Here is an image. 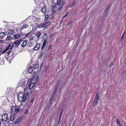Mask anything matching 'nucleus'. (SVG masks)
I'll return each instance as SVG.
<instances>
[{"label": "nucleus", "instance_id": "29", "mask_svg": "<svg viewBox=\"0 0 126 126\" xmlns=\"http://www.w3.org/2000/svg\"><path fill=\"white\" fill-rule=\"evenodd\" d=\"M76 0H74L72 2V4L71 5V7H72L74 6L76 3Z\"/></svg>", "mask_w": 126, "mask_h": 126}, {"label": "nucleus", "instance_id": "6", "mask_svg": "<svg viewBox=\"0 0 126 126\" xmlns=\"http://www.w3.org/2000/svg\"><path fill=\"white\" fill-rule=\"evenodd\" d=\"M50 21H48L46 23H43L42 24L39 25L38 26V28H40L45 27L48 26L50 24Z\"/></svg>", "mask_w": 126, "mask_h": 126}, {"label": "nucleus", "instance_id": "13", "mask_svg": "<svg viewBox=\"0 0 126 126\" xmlns=\"http://www.w3.org/2000/svg\"><path fill=\"white\" fill-rule=\"evenodd\" d=\"M22 119V117H19L16 120L14 124H18L19 122L21 121Z\"/></svg>", "mask_w": 126, "mask_h": 126}, {"label": "nucleus", "instance_id": "26", "mask_svg": "<svg viewBox=\"0 0 126 126\" xmlns=\"http://www.w3.org/2000/svg\"><path fill=\"white\" fill-rule=\"evenodd\" d=\"M63 0H57L56 2V4L57 6H59L61 3V2H62Z\"/></svg>", "mask_w": 126, "mask_h": 126}, {"label": "nucleus", "instance_id": "43", "mask_svg": "<svg viewBox=\"0 0 126 126\" xmlns=\"http://www.w3.org/2000/svg\"><path fill=\"white\" fill-rule=\"evenodd\" d=\"M28 110H25V112H24V114H27L28 112Z\"/></svg>", "mask_w": 126, "mask_h": 126}, {"label": "nucleus", "instance_id": "8", "mask_svg": "<svg viewBox=\"0 0 126 126\" xmlns=\"http://www.w3.org/2000/svg\"><path fill=\"white\" fill-rule=\"evenodd\" d=\"M19 85L23 87H24L26 81L24 79H21V80L19 82Z\"/></svg>", "mask_w": 126, "mask_h": 126}, {"label": "nucleus", "instance_id": "37", "mask_svg": "<svg viewBox=\"0 0 126 126\" xmlns=\"http://www.w3.org/2000/svg\"><path fill=\"white\" fill-rule=\"evenodd\" d=\"M68 12L67 13H66V14L64 16H63V18H64V17H66L68 15Z\"/></svg>", "mask_w": 126, "mask_h": 126}, {"label": "nucleus", "instance_id": "46", "mask_svg": "<svg viewBox=\"0 0 126 126\" xmlns=\"http://www.w3.org/2000/svg\"><path fill=\"white\" fill-rule=\"evenodd\" d=\"M126 33V30H125L124 31V33L123 34H124Z\"/></svg>", "mask_w": 126, "mask_h": 126}, {"label": "nucleus", "instance_id": "27", "mask_svg": "<svg viewBox=\"0 0 126 126\" xmlns=\"http://www.w3.org/2000/svg\"><path fill=\"white\" fill-rule=\"evenodd\" d=\"M55 3L54 2L52 1V7L53 8H55L56 7V6H55Z\"/></svg>", "mask_w": 126, "mask_h": 126}, {"label": "nucleus", "instance_id": "7", "mask_svg": "<svg viewBox=\"0 0 126 126\" xmlns=\"http://www.w3.org/2000/svg\"><path fill=\"white\" fill-rule=\"evenodd\" d=\"M11 111L12 113L13 112L17 113L18 112V111L16 107L13 106L11 107Z\"/></svg>", "mask_w": 126, "mask_h": 126}, {"label": "nucleus", "instance_id": "9", "mask_svg": "<svg viewBox=\"0 0 126 126\" xmlns=\"http://www.w3.org/2000/svg\"><path fill=\"white\" fill-rule=\"evenodd\" d=\"M17 110H18V112L19 111H22L23 110V109L24 108V105L22 104H21L19 107H17Z\"/></svg>", "mask_w": 126, "mask_h": 126}, {"label": "nucleus", "instance_id": "45", "mask_svg": "<svg viewBox=\"0 0 126 126\" xmlns=\"http://www.w3.org/2000/svg\"><path fill=\"white\" fill-rule=\"evenodd\" d=\"M107 11H105L104 12V15H105L106 14H107Z\"/></svg>", "mask_w": 126, "mask_h": 126}, {"label": "nucleus", "instance_id": "1", "mask_svg": "<svg viewBox=\"0 0 126 126\" xmlns=\"http://www.w3.org/2000/svg\"><path fill=\"white\" fill-rule=\"evenodd\" d=\"M20 44V42H19L18 40H17L14 42L13 44H10L8 46L6 47V49L2 52V53H6L7 51V53L8 55H9L10 53V51L13 47H15L16 48Z\"/></svg>", "mask_w": 126, "mask_h": 126}, {"label": "nucleus", "instance_id": "36", "mask_svg": "<svg viewBox=\"0 0 126 126\" xmlns=\"http://www.w3.org/2000/svg\"><path fill=\"white\" fill-rule=\"evenodd\" d=\"M64 0H63V1L62 2H61V5H64L65 4V2H64Z\"/></svg>", "mask_w": 126, "mask_h": 126}, {"label": "nucleus", "instance_id": "50", "mask_svg": "<svg viewBox=\"0 0 126 126\" xmlns=\"http://www.w3.org/2000/svg\"><path fill=\"white\" fill-rule=\"evenodd\" d=\"M29 93H27V94H26V96H27V98L28 97V95H29Z\"/></svg>", "mask_w": 126, "mask_h": 126}, {"label": "nucleus", "instance_id": "49", "mask_svg": "<svg viewBox=\"0 0 126 126\" xmlns=\"http://www.w3.org/2000/svg\"><path fill=\"white\" fill-rule=\"evenodd\" d=\"M56 90H55V89L54 90L53 92V93H55L54 94H56Z\"/></svg>", "mask_w": 126, "mask_h": 126}, {"label": "nucleus", "instance_id": "44", "mask_svg": "<svg viewBox=\"0 0 126 126\" xmlns=\"http://www.w3.org/2000/svg\"><path fill=\"white\" fill-rule=\"evenodd\" d=\"M45 46V45H43L42 46V47H41V49H42L43 48H44Z\"/></svg>", "mask_w": 126, "mask_h": 126}, {"label": "nucleus", "instance_id": "35", "mask_svg": "<svg viewBox=\"0 0 126 126\" xmlns=\"http://www.w3.org/2000/svg\"><path fill=\"white\" fill-rule=\"evenodd\" d=\"M18 40L19 42H20V43L22 41H23V38H21L20 40Z\"/></svg>", "mask_w": 126, "mask_h": 126}, {"label": "nucleus", "instance_id": "12", "mask_svg": "<svg viewBox=\"0 0 126 126\" xmlns=\"http://www.w3.org/2000/svg\"><path fill=\"white\" fill-rule=\"evenodd\" d=\"M27 40H25L23 41L22 44V46L23 47H25L27 44Z\"/></svg>", "mask_w": 126, "mask_h": 126}, {"label": "nucleus", "instance_id": "10", "mask_svg": "<svg viewBox=\"0 0 126 126\" xmlns=\"http://www.w3.org/2000/svg\"><path fill=\"white\" fill-rule=\"evenodd\" d=\"M33 67L30 66L27 70V71L29 73L32 74L33 71Z\"/></svg>", "mask_w": 126, "mask_h": 126}, {"label": "nucleus", "instance_id": "5", "mask_svg": "<svg viewBox=\"0 0 126 126\" xmlns=\"http://www.w3.org/2000/svg\"><path fill=\"white\" fill-rule=\"evenodd\" d=\"M34 85V83L33 82H28L26 86L25 89L26 90L27 89H31Z\"/></svg>", "mask_w": 126, "mask_h": 126}, {"label": "nucleus", "instance_id": "11", "mask_svg": "<svg viewBox=\"0 0 126 126\" xmlns=\"http://www.w3.org/2000/svg\"><path fill=\"white\" fill-rule=\"evenodd\" d=\"M40 47V45L39 44H37L33 48L34 50H37Z\"/></svg>", "mask_w": 126, "mask_h": 126}, {"label": "nucleus", "instance_id": "2", "mask_svg": "<svg viewBox=\"0 0 126 126\" xmlns=\"http://www.w3.org/2000/svg\"><path fill=\"white\" fill-rule=\"evenodd\" d=\"M25 93L20 92L18 95V100L19 102H24L27 98V96Z\"/></svg>", "mask_w": 126, "mask_h": 126}, {"label": "nucleus", "instance_id": "47", "mask_svg": "<svg viewBox=\"0 0 126 126\" xmlns=\"http://www.w3.org/2000/svg\"><path fill=\"white\" fill-rule=\"evenodd\" d=\"M63 19L62 18V19L61 20V21H60V22L61 23H62V22H63Z\"/></svg>", "mask_w": 126, "mask_h": 126}, {"label": "nucleus", "instance_id": "31", "mask_svg": "<svg viewBox=\"0 0 126 126\" xmlns=\"http://www.w3.org/2000/svg\"><path fill=\"white\" fill-rule=\"evenodd\" d=\"M60 81H59L57 83V85H56V86L55 88V90H56V89H57L58 88V86H59V84H60Z\"/></svg>", "mask_w": 126, "mask_h": 126}, {"label": "nucleus", "instance_id": "28", "mask_svg": "<svg viewBox=\"0 0 126 126\" xmlns=\"http://www.w3.org/2000/svg\"><path fill=\"white\" fill-rule=\"evenodd\" d=\"M44 54V52L43 51H41L40 53V54L39 55V57L40 58H42V56Z\"/></svg>", "mask_w": 126, "mask_h": 126}, {"label": "nucleus", "instance_id": "41", "mask_svg": "<svg viewBox=\"0 0 126 126\" xmlns=\"http://www.w3.org/2000/svg\"><path fill=\"white\" fill-rule=\"evenodd\" d=\"M48 17V16L47 15H46L45 16V18L46 19H47Z\"/></svg>", "mask_w": 126, "mask_h": 126}, {"label": "nucleus", "instance_id": "15", "mask_svg": "<svg viewBox=\"0 0 126 126\" xmlns=\"http://www.w3.org/2000/svg\"><path fill=\"white\" fill-rule=\"evenodd\" d=\"M20 34H13V36L15 39H16L20 37Z\"/></svg>", "mask_w": 126, "mask_h": 126}, {"label": "nucleus", "instance_id": "40", "mask_svg": "<svg viewBox=\"0 0 126 126\" xmlns=\"http://www.w3.org/2000/svg\"><path fill=\"white\" fill-rule=\"evenodd\" d=\"M34 98H32L31 99L30 102L31 103H32L33 102V101H34Z\"/></svg>", "mask_w": 126, "mask_h": 126}, {"label": "nucleus", "instance_id": "30", "mask_svg": "<svg viewBox=\"0 0 126 126\" xmlns=\"http://www.w3.org/2000/svg\"><path fill=\"white\" fill-rule=\"evenodd\" d=\"M116 124L118 125H119L120 126H122L120 125V122L119 121V119L118 118H117V121H116Z\"/></svg>", "mask_w": 126, "mask_h": 126}, {"label": "nucleus", "instance_id": "14", "mask_svg": "<svg viewBox=\"0 0 126 126\" xmlns=\"http://www.w3.org/2000/svg\"><path fill=\"white\" fill-rule=\"evenodd\" d=\"M15 113H13V115H10V120L11 121H13L14 119V118L15 116Z\"/></svg>", "mask_w": 126, "mask_h": 126}, {"label": "nucleus", "instance_id": "57", "mask_svg": "<svg viewBox=\"0 0 126 126\" xmlns=\"http://www.w3.org/2000/svg\"><path fill=\"white\" fill-rule=\"evenodd\" d=\"M13 54H12V56H13Z\"/></svg>", "mask_w": 126, "mask_h": 126}, {"label": "nucleus", "instance_id": "34", "mask_svg": "<svg viewBox=\"0 0 126 126\" xmlns=\"http://www.w3.org/2000/svg\"><path fill=\"white\" fill-rule=\"evenodd\" d=\"M52 48V46L50 45L48 48V49H50Z\"/></svg>", "mask_w": 126, "mask_h": 126}, {"label": "nucleus", "instance_id": "53", "mask_svg": "<svg viewBox=\"0 0 126 126\" xmlns=\"http://www.w3.org/2000/svg\"><path fill=\"white\" fill-rule=\"evenodd\" d=\"M57 102L55 104V105H56H56H57Z\"/></svg>", "mask_w": 126, "mask_h": 126}, {"label": "nucleus", "instance_id": "24", "mask_svg": "<svg viewBox=\"0 0 126 126\" xmlns=\"http://www.w3.org/2000/svg\"><path fill=\"white\" fill-rule=\"evenodd\" d=\"M28 27V26L24 24L20 27V29L21 30H22L23 29L26 28Z\"/></svg>", "mask_w": 126, "mask_h": 126}, {"label": "nucleus", "instance_id": "55", "mask_svg": "<svg viewBox=\"0 0 126 126\" xmlns=\"http://www.w3.org/2000/svg\"><path fill=\"white\" fill-rule=\"evenodd\" d=\"M62 111L61 112V115H61V114H62Z\"/></svg>", "mask_w": 126, "mask_h": 126}, {"label": "nucleus", "instance_id": "22", "mask_svg": "<svg viewBox=\"0 0 126 126\" xmlns=\"http://www.w3.org/2000/svg\"><path fill=\"white\" fill-rule=\"evenodd\" d=\"M111 6V5L110 4H109L108 5L106 9L105 10V11H107V12H108Z\"/></svg>", "mask_w": 126, "mask_h": 126}, {"label": "nucleus", "instance_id": "23", "mask_svg": "<svg viewBox=\"0 0 126 126\" xmlns=\"http://www.w3.org/2000/svg\"><path fill=\"white\" fill-rule=\"evenodd\" d=\"M41 33L40 32H39L36 34L35 36L37 38H39L41 36Z\"/></svg>", "mask_w": 126, "mask_h": 126}, {"label": "nucleus", "instance_id": "19", "mask_svg": "<svg viewBox=\"0 0 126 126\" xmlns=\"http://www.w3.org/2000/svg\"><path fill=\"white\" fill-rule=\"evenodd\" d=\"M8 33L10 35H12L13 34L14 32V31L13 30H11L10 29L8 30L7 31Z\"/></svg>", "mask_w": 126, "mask_h": 126}, {"label": "nucleus", "instance_id": "4", "mask_svg": "<svg viewBox=\"0 0 126 126\" xmlns=\"http://www.w3.org/2000/svg\"><path fill=\"white\" fill-rule=\"evenodd\" d=\"M99 93L97 92L95 95L94 100V101L93 106L94 107L96 106L99 100Z\"/></svg>", "mask_w": 126, "mask_h": 126}, {"label": "nucleus", "instance_id": "48", "mask_svg": "<svg viewBox=\"0 0 126 126\" xmlns=\"http://www.w3.org/2000/svg\"><path fill=\"white\" fill-rule=\"evenodd\" d=\"M2 50V49L1 48H0V52H1Z\"/></svg>", "mask_w": 126, "mask_h": 126}, {"label": "nucleus", "instance_id": "17", "mask_svg": "<svg viewBox=\"0 0 126 126\" xmlns=\"http://www.w3.org/2000/svg\"><path fill=\"white\" fill-rule=\"evenodd\" d=\"M5 35L4 32H2L0 33V38L2 39L3 38Z\"/></svg>", "mask_w": 126, "mask_h": 126}, {"label": "nucleus", "instance_id": "16", "mask_svg": "<svg viewBox=\"0 0 126 126\" xmlns=\"http://www.w3.org/2000/svg\"><path fill=\"white\" fill-rule=\"evenodd\" d=\"M39 78V76L37 75L36 77H35L33 78L34 80H35V81L34 82V84L37 83L38 81V79Z\"/></svg>", "mask_w": 126, "mask_h": 126}, {"label": "nucleus", "instance_id": "21", "mask_svg": "<svg viewBox=\"0 0 126 126\" xmlns=\"http://www.w3.org/2000/svg\"><path fill=\"white\" fill-rule=\"evenodd\" d=\"M54 94L55 93H53L52 95L49 100L50 101H51L53 100L55 95Z\"/></svg>", "mask_w": 126, "mask_h": 126}, {"label": "nucleus", "instance_id": "32", "mask_svg": "<svg viewBox=\"0 0 126 126\" xmlns=\"http://www.w3.org/2000/svg\"><path fill=\"white\" fill-rule=\"evenodd\" d=\"M47 41H46V40H44V42L43 43V45L45 46L47 43Z\"/></svg>", "mask_w": 126, "mask_h": 126}, {"label": "nucleus", "instance_id": "20", "mask_svg": "<svg viewBox=\"0 0 126 126\" xmlns=\"http://www.w3.org/2000/svg\"><path fill=\"white\" fill-rule=\"evenodd\" d=\"M39 67V64L37 63H36L35 64H34L33 66V69H37Z\"/></svg>", "mask_w": 126, "mask_h": 126}, {"label": "nucleus", "instance_id": "52", "mask_svg": "<svg viewBox=\"0 0 126 126\" xmlns=\"http://www.w3.org/2000/svg\"><path fill=\"white\" fill-rule=\"evenodd\" d=\"M55 107H56V105H54V106L53 107V109L55 108Z\"/></svg>", "mask_w": 126, "mask_h": 126}, {"label": "nucleus", "instance_id": "38", "mask_svg": "<svg viewBox=\"0 0 126 126\" xmlns=\"http://www.w3.org/2000/svg\"><path fill=\"white\" fill-rule=\"evenodd\" d=\"M64 82H62L61 83V88H62V86H63V85L64 84Z\"/></svg>", "mask_w": 126, "mask_h": 126}, {"label": "nucleus", "instance_id": "25", "mask_svg": "<svg viewBox=\"0 0 126 126\" xmlns=\"http://www.w3.org/2000/svg\"><path fill=\"white\" fill-rule=\"evenodd\" d=\"M12 39H13V38H12V37L11 36H9L7 37L6 40V41H9Z\"/></svg>", "mask_w": 126, "mask_h": 126}, {"label": "nucleus", "instance_id": "18", "mask_svg": "<svg viewBox=\"0 0 126 126\" xmlns=\"http://www.w3.org/2000/svg\"><path fill=\"white\" fill-rule=\"evenodd\" d=\"M46 9L45 6L43 7L41 9V11L44 14L46 12Z\"/></svg>", "mask_w": 126, "mask_h": 126}, {"label": "nucleus", "instance_id": "51", "mask_svg": "<svg viewBox=\"0 0 126 126\" xmlns=\"http://www.w3.org/2000/svg\"><path fill=\"white\" fill-rule=\"evenodd\" d=\"M30 34V33H28V34H27L25 36H27L29 34Z\"/></svg>", "mask_w": 126, "mask_h": 126}, {"label": "nucleus", "instance_id": "39", "mask_svg": "<svg viewBox=\"0 0 126 126\" xmlns=\"http://www.w3.org/2000/svg\"><path fill=\"white\" fill-rule=\"evenodd\" d=\"M113 64V63H112V62H111L110 63V64L109 65L110 67H111L112 66Z\"/></svg>", "mask_w": 126, "mask_h": 126}, {"label": "nucleus", "instance_id": "54", "mask_svg": "<svg viewBox=\"0 0 126 126\" xmlns=\"http://www.w3.org/2000/svg\"><path fill=\"white\" fill-rule=\"evenodd\" d=\"M1 122H0V125H1Z\"/></svg>", "mask_w": 126, "mask_h": 126}, {"label": "nucleus", "instance_id": "3", "mask_svg": "<svg viewBox=\"0 0 126 126\" xmlns=\"http://www.w3.org/2000/svg\"><path fill=\"white\" fill-rule=\"evenodd\" d=\"M1 121L2 122H5L7 124L10 123L9 119L8 118V114L6 113H4L2 115Z\"/></svg>", "mask_w": 126, "mask_h": 126}, {"label": "nucleus", "instance_id": "33", "mask_svg": "<svg viewBox=\"0 0 126 126\" xmlns=\"http://www.w3.org/2000/svg\"><path fill=\"white\" fill-rule=\"evenodd\" d=\"M34 38V37L33 36H31L30 37L29 39L30 40H32Z\"/></svg>", "mask_w": 126, "mask_h": 126}, {"label": "nucleus", "instance_id": "56", "mask_svg": "<svg viewBox=\"0 0 126 126\" xmlns=\"http://www.w3.org/2000/svg\"><path fill=\"white\" fill-rule=\"evenodd\" d=\"M123 35L122 36V38H123Z\"/></svg>", "mask_w": 126, "mask_h": 126}, {"label": "nucleus", "instance_id": "42", "mask_svg": "<svg viewBox=\"0 0 126 126\" xmlns=\"http://www.w3.org/2000/svg\"><path fill=\"white\" fill-rule=\"evenodd\" d=\"M72 22V21H70L69 23L67 24V25H68L71 24Z\"/></svg>", "mask_w": 126, "mask_h": 126}]
</instances>
